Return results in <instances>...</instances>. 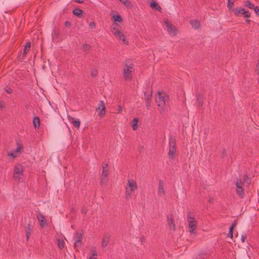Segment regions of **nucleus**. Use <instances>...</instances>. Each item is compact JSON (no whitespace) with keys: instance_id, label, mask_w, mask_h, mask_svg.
Instances as JSON below:
<instances>
[{"instance_id":"2eb2a0df","label":"nucleus","mask_w":259,"mask_h":259,"mask_svg":"<svg viewBox=\"0 0 259 259\" xmlns=\"http://www.w3.org/2000/svg\"><path fill=\"white\" fill-rule=\"evenodd\" d=\"M73 14L78 18H82L83 17V11L78 8L74 9L73 10Z\"/></svg>"},{"instance_id":"aec40b11","label":"nucleus","mask_w":259,"mask_h":259,"mask_svg":"<svg viewBox=\"0 0 259 259\" xmlns=\"http://www.w3.org/2000/svg\"><path fill=\"white\" fill-rule=\"evenodd\" d=\"M197 101L198 103V107H202L203 103V96L202 94H199L197 95Z\"/></svg>"},{"instance_id":"ddd939ff","label":"nucleus","mask_w":259,"mask_h":259,"mask_svg":"<svg viewBox=\"0 0 259 259\" xmlns=\"http://www.w3.org/2000/svg\"><path fill=\"white\" fill-rule=\"evenodd\" d=\"M189 223V232L190 233H193L194 231L195 230L196 227L197 223L196 221L194 220H190L189 221H188Z\"/></svg>"},{"instance_id":"4c0bfd02","label":"nucleus","mask_w":259,"mask_h":259,"mask_svg":"<svg viewBox=\"0 0 259 259\" xmlns=\"http://www.w3.org/2000/svg\"><path fill=\"white\" fill-rule=\"evenodd\" d=\"M89 27L92 29L95 28L96 27V23L94 22H91L89 24Z\"/></svg>"},{"instance_id":"c85d7f7f","label":"nucleus","mask_w":259,"mask_h":259,"mask_svg":"<svg viewBox=\"0 0 259 259\" xmlns=\"http://www.w3.org/2000/svg\"><path fill=\"white\" fill-rule=\"evenodd\" d=\"M124 6L127 8L131 7V2L128 0H119Z\"/></svg>"},{"instance_id":"49530a36","label":"nucleus","mask_w":259,"mask_h":259,"mask_svg":"<svg viewBox=\"0 0 259 259\" xmlns=\"http://www.w3.org/2000/svg\"><path fill=\"white\" fill-rule=\"evenodd\" d=\"M246 234L242 235L241 239L242 242H244L245 241V240L246 238Z\"/></svg>"},{"instance_id":"7ed1b4c3","label":"nucleus","mask_w":259,"mask_h":259,"mask_svg":"<svg viewBox=\"0 0 259 259\" xmlns=\"http://www.w3.org/2000/svg\"><path fill=\"white\" fill-rule=\"evenodd\" d=\"M168 98V96L166 95H162L160 92L157 93V95L155 97V101L157 103L158 106L161 107V108L165 106L166 100ZM164 111L163 109L160 110V113L162 114Z\"/></svg>"},{"instance_id":"2f4dec72","label":"nucleus","mask_w":259,"mask_h":259,"mask_svg":"<svg viewBox=\"0 0 259 259\" xmlns=\"http://www.w3.org/2000/svg\"><path fill=\"white\" fill-rule=\"evenodd\" d=\"M91 46H90L89 45L87 44H84L82 45V50L83 51L86 52L87 51H89L90 49H91Z\"/></svg>"},{"instance_id":"7c9ffc66","label":"nucleus","mask_w":259,"mask_h":259,"mask_svg":"<svg viewBox=\"0 0 259 259\" xmlns=\"http://www.w3.org/2000/svg\"><path fill=\"white\" fill-rule=\"evenodd\" d=\"M57 243H58V246L60 249H62V248H64V242L63 240L58 239Z\"/></svg>"},{"instance_id":"603ef678","label":"nucleus","mask_w":259,"mask_h":259,"mask_svg":"<svg viewBox=\"0 0 259 259\" xmlns=\"http://www.w3.org/2000/svg\"><path fill=\"white\" fill-rule=\"evenodd\" d=\"M8 155L13 158H15L16 157V155L13 152L9 153Z\"/></svg>"},{"instance_id":"4d7b16f0","label":"nucleus","mask_w":259,"mask_h":259,"mask_svg":"<svg viewBox=\"0 0 259 259\" xmlns=\"http://www.w3.org/2000/svg\"><path fill=\"white\" fill-rule=\"evenodd\" d=\"M241 14H243L246 11L244 8H240Z\"/></svg>"},{"instance_id":"473e14b6","label":"nucleus","mask_w":259,"mask_h":259,"mask_svg":"<svg viewBox=\"0 0 259 259\" xmlns=\"http://www.w3.org/2000/svg\"><path fill=\"white\" fill-rule=\"evenodd\" d=\"M194 220V215L193 213L189 212L187 215V220L189 221L190 220Z\"/></svg>"},{"instance_id":"423d86ee","label":"nucleus","mask_w":259,"mask_h":259,"mask_svg":"<svg viewBox=\"0 0 259 259\" xmlns=\"http://www.w3.org/2000/svg\"><path fill=\"white\" fill-rule=\"evenodd\" d=\"M23 166L21 164H19L15 166L14 170L13 177L15 179L20 180L19 175H23Z\"/></svg>"},{"instance_id":"bb28decb","label":"nucleus","mask_w":259,"mask_h":259,"mask_svg":"<svg viewBox=\"0 0 259 259\" xmlns=\"http://www.w3.org/2000/svg\"><path fill=\"white\" fill-rule=\"evenodd\" d=\"M138 119L134 118L132 122V127L134 130H136L138 128Z\"/></svg>"},{"instance_id":"c756f323","label":"nucleus","mask_w":259,"mask_h":259,"mask_svg":"<svg viewBox=\"0 0 259 259\" xmlns=\"http://www.w3.org/2000/svg\"><path fill=\"white\" fill-rule=\"evenodd\" d=\"M235 0H228L227 7L229 10H232Z\"/></svg>"},{"instance_id":"5fc2aeb1","label":"nucleus","mask_w":259,"mask_h":259,"mask_svg":"<svg viewBox=\"0 0 259 259\" xmlns=\"http://www.w3.org/2000/svg\"><path fill=\"white\" fill-rule=\"evenodd\" d=\"M222 155H223V156H225L227 155L226 151V149L225 148H224L223 150Z\"/></svg>"},{"instance_id":"a18cd8bd","label":"nucleus","mask_w":259,"mask_h":259,"mask_svg":"<svg viewBox=\"0 0 259 259\" xmlns=\"http://www.w3.org/2000/svg\"><path fill=\"white\" fill-rule=\"evenodd\" d=\"M81 212L82 213L86 214L87 212V209L85 207H82L81 209Z\"/></svg>"},{"instance_id":"412c9836","label":"nucleus","mask_w":259,"mask_h":259,"mask_svg":"<svg viewBox=\"0 0 259 259\" xmlns=\"http://www.w3.org/2000/svg\"><path fill=\"white\" fill-rule=\"evenodd\" d=\"M31 47V43L30 41H28L26 42V45L24 46V49H23V57H24L26 54L27 53L28 51L30 50Z\"/></svg>"},{"instance_id":"5701e85b","label":"nucleus","mask_w":259,"mask_h":259,"mask_svg":"<svg viewBox=\"0 0 259 259\" xmlns=\"http://www.w3.org/2000/svg\"><path fill=\"white\" fill-rule=\"evenodd\" d=\"M33 124L35 128H38L40 126V119L37 116L34 117Z\"/></svg>"},{"instance_id":"b1692460","label":"nucleus","mask_w":259,"mask_h":259,"mask_svg":"<svg viewBox=\"0 0 259 259\" xmlns=\"http://www.w3.org/2000/svg\"><path fill=\"white\" fill-rule=\"evenodd\" d=\"M190 24L192 26V27L194 29H198L200 27V22L197 20H192L190 21Z\"/></svg>"},{"instance_id":"69168bd1","label":"nucleus","mask_w":259,"mask_h":259,"mask_svg":"<svg viewBox=\"0 0 259 259\" xmlns=\"http://www.w3.org/2000/svg\"><path fill=\"white\" fill-rule=\"evenodd\" d=\"M230 227L233 228L234 229L235 228L234 226H232V225H231Z\"/></svg>"},{"instance_id":"13d9d810","label":"nucleus","mask_w":259,"mask_h":259,"mask_svg":"<svg viewBox=\"0 0 259 259\" xmlns=\"http://www.w3.org/2000/svg\"><path fill=\"white\" fill-rule=\"evenodd\" d=\"M245 22L247 24H250V22H251V20H249V19H246L245 20Z\"/></svg>"},{"instance_id":"f3484780","label":"nucleus","mask_w":259,"mask_h":259,"mask_svg":"<svg viewBox=\"0 0 259 259\" xmlns=\"http://www.w3.org/2000/svg\"><path fill=\"white\" fill-rule=\"evenodd\" d=\"M150 6L152 9L156 10L159 12H161V8L160 6L154 1L150 3Z\"/></svg>"},{"instance_id":"9d476101","label":"nucleus","mask_w":259,"mask_h":259,"mask_svg":"<svg viewBox=\"0 0 259 259\" xmlns=\"http://www.w3.org/2000/svg\"><path fill=\"white\" fill-rule=\"evenodd\" d=\"M127 185L130 187L131 192H133L138 189L137 184L136 181L133 179H130L128 181Z\"/></svg>"},{"instance_id":"e433bc0d","label":"nucleus","mask_w":259,"mask_h":259,"mask_svg":"<svg viewBox=\"0 0 259 259\" xmlns=\"http://www.w3.org/2000/svg\"><path fill=\"white\" fill-rule=\"evenodd\" d=\"M234 14L235 15L238 16L239 14H241L240 8H236L234 10Z\"/></svg>"},{"instance_id":"dca6fc26","label":"nucleus","mask_w":259,"mask_h":259,"mask_svg":"<svg viewBox=\"0 0 259 259\" xmlns=\"http://www.w3.org/2000/svg\"><path fill=\"white\" fill-rule=\"evenodd\" d=\"M167 220L168 221V225L170 228H172L173 230H176V225L175 223V220L172 215L170 216H167Z\"/></svg>"},{"instance_id":"3c124183","label":"nucleus","mask_w":259,"mask_h":259,"mask_svg":"<svg viewBox=\"0 0 259 259\" xmlns=\"http://www.w3.org/2000/svg\"><path fill=\"white\" fill-rule=\"evenodd\" d=\"M84 0H73L74 2L78 3V4H82L83 3Z\"/></svg>"},{"instance_id":"c9c22d12","label":"nucleus","mask_w":259,"mask_h":259,"mask_svg":"<svg viewBox=\"0 0 259 259\" xmlns=\"http://www.w3.org/2000/svg\"><path fill=\"white\" fill-rule=\"evenodd\" d=\"M243 15L244 18H248L250 17V13L249 11L246 10Z\"/></svg>"},{"instance_id":"9b49d317","label":"nucleus","mask_w":259,"mask_h":259,"mask_svg":"<svg viewBox=\"0 0 259 259\" xmlns=\"http://www.w3.org/2000/svg\"><path fill=\"white\" fill-rule=\"evenodd\" d=\"M158 194L160 196H163L165 195L164 184L163 181L161 180L159 181Z\"/></svg>"},{"instance_id":"6ab92c4d","label":"nucleus","mask_w":259,"mask_h":259,"mask_svg":"<svg viewBox=\"0 0 259 259\" xmlns=\"http://www.w3.org/2000/svg\"><path fill=\"white\" fill-rule=\"evenodd\" d=\"M25 233H26V240L28 241L30 236L31 235V225L30 224H28L27 227L25 228Z\"/></svg>"},{"instance_id":"6e6552de","label":"nucleus","mask_w":259,"mask_h":259,"mask_svg":"<svg viewBox=\"0 0 259 259\" xmlns=\"http://www.w3.org/2000/svg\"><path fill=\"white\" fill-rule=\"evenodd\" d=\"M96 110H100L99 112V115L103 116L106 114V107L103 101H100L99 106L96 108Z\"/></svg>"},{"instance_id":"f704fd0d","label":"nucleus","mask_w":259,"mask_h":259,"mask_svg":"<svg viewBox=\"0 0 259 259\" xmlns=\"http://www.w3.org/2000/svg\"><path fill=\"white\" fill-rule=\"evenodd\" d=\"M131 192H132L130 191V189H129L128 188L126 189L125 196H126V199H128L129 198H130L131 197Z\"/></svg>"},{"instance_id":"8fccbe9b","label":"nucleus","mask_w":259,"mask_h":259,"mask_svg":"<svg viewBox=\"0 0 259 259\" xmlns=\"http://www.w3.org/2000/svg\"><path fill=\"white\" fill-rule=\"evenodd\" d=\"M237 223H238V221H237V220L236 219L233 222V223L231 224V225L235 227L236 226V225H237Z\"/></svg>"},{"instance_id":"0e129e2a","label":"nucleus","mask_w":259,"mask_h":259,"mask_svg":"<svg viewBox=\"0 0 259 259\" xmlns=\"http://www.w3.org/2000/svg\"><path fill=\"white\" fill-rule=\"evenodd\" d=\"M55 34L56 35H58L59 34V32H55Z\"/></svg>"},{"instance_id":"c03bdc74","label":"nucleus","mask_w":259,"mask_h":259,"mask_svg":"<svg viewBox=\"0 0 259 259\" xmlns=\"http://www.w3.org/2000/svg\"><path fill=\"white\" fill-rule=\"evenodd\" d=\"M249 180V178L246 175H244L243 176V181L244 182H247V180Z\"/></svg>"},{"instance_id":"de8ad7c7","label":"nucleus","mask_w":259,"mask_h":259,"mask_svg":"<svg viewBox=\"0 0 259 259\" xmlns=\"http://www.w3.org/2000/svg\"><path fill=\"white\" fill-rule=\"evenodd\" d=\"M228 237L232 239L233 237V233L229 232V233L228 234Z\"/></svg>"},{"instance_id":"f8f14e48","label":"nucleus","mask_w":259,"mask_h":259,"mask_svg":"<svg viewBox=\"0 0 259 259\" xmlns=\"http://www.w3.org/2000/svg\"><path fill=\"white\" fill-rule=\"evenodd\" d=\"M110 238V235L109 234H105L103 235V237L102 238V244H101L102 248H104L105 247H106L107 245Z\"/></svg>"},{"instance_id":"79ce46f5","label":"nucleus","mask_w":259,"mask_h":259,"mask_svg":"<svg viewBox=\"0 0 259 259\" xmlns=\"http://www.w3.org/2000/svg\"><path fill=\"white\" fill-rule=\"evenodd\" d=\"M64 25L66 27H70L71 26V23L69 21H66L64 23Z\"/></svg>"},{"instance_id":"37998d69","label":"nucleus","mask_w":259,"mask_h":259,"mask_svg":"<svg viewBox=\"0 0 259 259\" xmlns=\"http://www.w3.org/2000/svg\"><path fill=\"white\" fill-rule=\"evenodd\" d=\"M23 147L21 145L18 146L15 150V152H20L22 150Z\"/></svg>"},{"instance_id":"f03ea898","label":"nucleus","mask_w":259,"mask_h":259,"mask_svg":"<svg viewBox=\"0 0 259 259\" xmlns=\"http://www.w3.org/2000/svg\"><path fill=\"white\" fill-rule=\"evenodd\" d=\"M133 65L130 62V61H125L124 67L123 68V75L125 80H131L132 78V71L131 69H132Z\"/></svg>"},{"instance_id":"cd10ccee","label":"nucleus","mask_w":259,"mask_h":259,"mask_svg":"<svg viewBox=\"0 0 259 259\" xmlns=\"http://www.w3.org/2000/svg\"><path fill=\"white\" fill-rule=\"evenodd\" d=\"M245 6V7H248L249 9H253V8H254V6L253 4H252L250 1H246L245 2V4H244Z\"/></svg>"},{"instance_id":"4468645a","label":"nucleus","mask_w":259,"mask_h":259,"mask_svg":"<svg viewBox=\"0 0 259 259\" xmlns=\"http://www.w3.org/2000/svg\"><path fill=\"white\" fill-rule=\"evenodd\" d=\"M37 219L38 220V221L39 222L40 226L41 227H44L45 225H47V220L45 218L44 215H43L42 214L39 213L37 216Z\"/></svg>"},{"instance_id":"f257e3e1","label":"nucleus","mask_w":259,"mask_h":259,"mask_svg":"<svg viewBox=\"0 0 259 259\" xmlns=\"http://www.w3.org/2000/svg\"><path fill=\"white\" fill-rule=\"evenodd\" d=\"M176 152V141L174 137L171 136L169 138V151L168 153L169 158L174 159Z\"/></svg>"},{"instance_id":"6e6d98bb","label":"nucleus","mask_w":259,"mask_h":259,"mask_svg":"<svg viewBox=\"0 0 259 259\" xmlns=\"http://www.w3.org/2000/svg\"><path fill=\"white\" fill-rule=\"evenodd\" d=\"M97 252L96 250H94L93 251L92 256H97Z\"/></svg>"},{"instance_id":"ea45409f","label":"nucleus","mask_w":259,"mask_h":259,"mask_svg":"<svg viewBox=\"0 0 259 259\" xmlns=\"http://www.w3.org/2000/svg\"><path fill=\"white\" fill-rule=\"evenodd\" d=\"M256 73L259 76V61H257V63L256 64V67L255 70Z\"/></svg>"},{"instance_id":"864d4df0","label":"nucleus","mask_w":259,"mask_h":259,"mask_svg":"<svg viewBox=\"0 0 259 259\" xmlns=\"http://www.w3.org/2000/svg\"><path fill=\"white\" fill-rule=\"evenodd\" d=\"M6 92L8 94H11L12 93V90L11 89H6Z\"/></svg>"},{"instance_id":"39448f33","label":"nucleus","mask_w":259,"mask_h":259,"mask_svg":"<svg viewBox=\"0 0 259 259\" xmlns=\"http://www.w3.org/2000/svg\"><path fill=\"white\" fill-rule=\"evenodd\" d=\"M113 29L114 31H113L112 33L114 36L117 37L119 40H122L124 44L128 45V42L125 39L124 34L115 27H113Z\"/></svg>"},{"instance_id":"a19ab883","label":"nucleus","mask_w":259,"mask_h":259,"mask_svg":"<svg viewBox=\"0 0 259 259\" xmlns=\"http://www.w3.org/2000/svg\"><path fill=\"white\" fill-rule=\"evenodd\" d=\"M256 13V14L259 16V7L258 6H255L254 8L253 9Z\"/></svg>"},{"instance_id":"393cba45","label":"nucleus","mask_w":259,"mask_h":259,"mask_svg":"<svg viewBox=\"0 0 259 259\" xmlns=\"http://www.w3.org/2000/svg\"><path fill=\"white\" fill-rule=\"evenodd\" d=\"M70 121H71L74 127H75L77 128H79L80 122L78 119H75V118L72 117L71 120H70Z\"/></svg>"},{"instance_id":"0eeeda50","label":"nucleus","mask_w":259,"mask_h":259,"mask_svg":"<svg viewBox=\"0 0 259 259\" xmlns=\"http://www.w3.org/2000/svg\"><path fill=\"white\" fill-rule=\"evenodd\" d=\"M165 24L167 28V31L169 34H172L174 36L177 34V28L174 26L169 21L167 20L165 21Z\"/></svg>"},{"instance_id":"bf43d9fd","label":"nucleus","mask_w":259,"mask_h":259,"mask_svg":"<svg viewBox=\"0 0 259 259\" xmlns=\"http://www.w3.org/2000/svg\"><path fill=\"white\" fill-rule=\"evenodd\" d=\"M234 229L233 228H231V227H230V228H229V232H233H233H234Z\"/></svg>"},{"instance_id":"1a4fd4ad","label":"nucleus","mask_w":259,"mask_h":259,"mask_svg":"<svg viewBox=\"0 0 259 259\" xmlns=\"http://www.w3.org/2000/svg\"><path fill=\"white\" fill-rule=\"evenodd\" d=\"M83 234L81 232H76L75 238L76 239L75 240L74 246L76 247L77 246H79L81 245V240L82 239Z\"/></svg>"},{"instance_id":"e2e57ef3","label":"nucleus","mask_w":259,"mask_h":259,"mask_svg":"<svg viewBox=\"0 0 259 259\" xmlns=\"http://www.w3.org/2000/svg\"><path fill=\"white\" fill-rule=\"evenodd\" d=\"M90 259H97V257H95L94 256H91L90 257Z\"/></svg>"},{"instance_id":"a878e982","label":"nucleus","mask_w":259,"mask_h":259,"mask_svg":"<svg viewBox=\"0 0 259 259\" xmlns=\"http://www.w3.org/2000/svg\"><path fill=\"white\" fill-rule=\"evenodd\" d=\"M108 180V177L101 176L100 185L101 186L106 185Z\"/></svg>"},{"instance_id":"052dcab7","label":"nucleus","mask_w":259,"mask_h":259,"mask_svg":"<svg viewBox=\"0 0 259 259\" xmlns=\"http://www.w3.org/2000/svg\"><path fill=\"white\" fill-rule=\"evenodd\" d=\"M208 202L210 203H212V202H213V198H210V199L208 200Z\"/></svg>"},{"instance_id":"4be33fe9","label":"nucleus","mask_w":259,"mask_h":259,"mask_svg":"<svg viewBox=\"0 0 259 259\" xmlns=\"http://www.w3.org/2000/svg\"><path fill=\"white\" fill-rule=\"evenodd\" d=\"M111 19L115 22L121 23L123 21L122 17L119 14L113 15Z\"/></svg>"},{"instance_id":"58836bf2","label":"nucleus","mask_w":259,"mask_h":259,"mask_svg":"<svg viewBox=\"0 0 259 259\" xmlns=\"http://www.w3.org/2000/svg\"><path fill=\"white\" fill-rule=\"evenodd\" d=\"M98 71L97 70H94L91 72V76L92 77H96L97 75Z\"/></svg>"},{"instance_id":"09e8293b","label":"nucleus","mask_w":259,"mask_h":259,"mask_svg":"<svg viewBox=\"0 0 259 259\" xmlns=\"http://www.w3.org/2000/svg\"><path fill=\"white\" fill-rule=\"evenodd\" d=\"M102 166L103 169H104V168L105 169H106V168H108V164L107 163H103L102 164Z\"/></svg>"},{"instance_id":"72a5a7b5","label":"nucleus","mask_w":259,"mask_h":259,"mask_svg":"<svg viewBox=\"0 0 259 259\" xmlns=\"http://www.w3.org/2000/svg\"><path fill=\"white\" fill-rule=\"evenodd\" d=\"M101 176L108 177V168L103 169Z\"/></svg>"},{"instance_id":"a211bd4d","label":"nucleus","mask_w":259,"mask_h":259,"mask_svg":"<svg viewBox=\"0 0 259 259\" xmlns=\"http://www.w3.org/2000/svg\"><path fill=\"white\" fill-rule=\"evenodd\" d=\"M144 94L145 96H146L145 98L146 100V106L148 109H149L150 107V101L152 97V92H151V93L148 95H146V93L145 92Z\"/></svg>"},{"instance_id":"680f3d73","label":"nucleus","mask_w":259,"mask_h":259,"mask_svg":"<svg viewBox=\"0 0 259 259\" xmlns=\"http://www.w3.org/2000/svg\"><path fill=\"white\" fill-rule=\"evenodd\" d=\"M118 108H119V109H118V111L119 112H120V111H121L122 110V108H121V107L120 106H118Z\"/></svg>"},{"instance_id":"20e7f679","label":"nucleus","mask_w":259,"mask_h":259,"mask_svg":"<svg viewBox=\"0 0 259 259\" xmlns=\"http://www.w3.org/2000/svg\"><path fill=\"white\" fill-rule=\"evenodd\" d=\"M237 187L236 193L239 195L240 198L242 199L244 196V189L242 188V183L240 179H237L236 183Z\"/></svg>"}]
</instances>
